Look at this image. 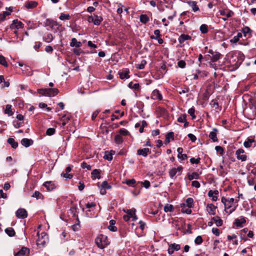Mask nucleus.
<instances>
[{
	"label": "nucleus",
	"mask_w": 256,
	"mask_h": 256,
	"mask_svg": "<svg viewBox=\"0 0 256 256\" xmlns=\"http://www.w3.org/2000/svg\"><path fill=\"white\" fill-rule=\"evenodd\" d=\"M37 236L38 239L36 241V244L40 248H44L48 242V236L46 233L42 232L40 234L38 232Z\"/></svg>",
	"instance_id": "obj_1"
},
{
	"label": "nucleus",
	"mask_w": 256,
	"mask_h": 256,
	"mask_svg": "<svg viewBox=\"0 0 256 256\" xmlns=\"http://www.w3.org/2000/svg\"><path fill=\"white\" fill-rule=\"evenodd\" d=\"M106 237L102 235L96 238V243L98 246L100 248H104L108 245V242L105 240Z\"/></svg>",
	"instance_id": "obj_2"
},
{
	"label": "nucleus",
	"mask_w": 256,
	"mask_h": 256,
	"mask_svg": "<svg viewBox=\"0 0 256 256\" xmlns=\"http://www.w3.org/2000/svg\"><path fill=\"white\" fill-rule=\"evenodd\" d=\"M228 199L222 197V202L224 204L225 210L226 212H228L229 214L232 213L235 210L236 208V206H234V208H232V206L230 204H228Z\"/></svg>",
	"instance_id": "obj_3"
},
{
	"label": "nucleus",
	"mask_w": 256,
	"mask_h": 256,
	"mask_svg": "<svg viewBox=\"0 0 256 256\" xmlns=\"http://www.w3.org/2000/svg\"><path fill=\"white\" fill-rule=\"evenodd\" d=\"M244 150L242 148H239L236 152V158L242 162H244L246 160L247 156L244 154Z\"/></svg>",
	"instance_id": "obj_4"
},
{
	"label": "nucleus",
	"mask_w": 256,
	"mask_h": 256,
	"mask_svg": "<svg viewBox=\"0 0 256 256\" xmlns=\"http://www.w3.org/2000/svg\"><path fill=\"white\" fill-rule=\"evenodd\" d=\"M24 26V24L20 21L18 20H14L10 27V29L13 30L23 28Z\"/></svg>",
	"instance_id": "obj_5"
},
{
	"label": "nucleus",
	"mask_w": 256,
	"mask_h": 256,
	"mask_svg": "<svg viewBox=\"0 0 256 256\" xmlns=\"http://www.w3.org/2000/svg\"><path fill=\"white\" fill-rule=\"evenodd\" d=\"M182 166H179L177 168H174L170 169L169 171V176L170 178H173L177 172H179L178 174H180L182 172Z\"/></svg>",
	"instance_id": "obj_6"
},
{
	"label": "nucleus",
	"mask_w": 256,
	"mask_h": 256,
	"mask_svg": "<svg viewBox=\"0 0 256 256\" xmlns=\"http://www.w3.org/2000/svg\"><path fill=\"white\" fill-rule=\"evenodd\" d=\"M16 216L18 218H24L28 216L26 210L24 208H19L16 212Z\"/></svg>",
	"instance_id": "obj_7"
},
{
	"label": "nucleus",
	"mask_w": 256,
	"mask_h": 256,
	"mask_svg": "<svg viewBox=\"0 0 256 256\" xmlns=\"http://www.w3.org/2000/svg\"><path fill=\"white\" fill-rule=\"evenodd\" d=\"M180 244H176L175 243L171 244L169 246V248H168V252L170 254H172L174 253V251H178L180 250Z\"/></svg>",
	"instance_id": "obj_8"
},
{
	"label": "nucleus",
	"mask_w": 256,
	"mask_h": 256,
	"mask_svg": "<svg viewBox=\"0 0 256 256\" xmlns=\"http://www.w3.org/2000/svg\"><path fill=\"white\" fill-rule=\"evenodd\" d=\"M217 207L212 204H208L206 207V210L210 215L216 214Z\"/></svg>",
	"instance_id": "obj_9"
},
{
	"label": "nucleus",
	"mask_w": 256,
	"mask_h": 256,
	"mask_svg": "<svg viewBox=\"0 0 256 256\" xmlns=\"http://www.w3.org/2000/svg\"><path fill=\"white\" fill-rule=\"evenodd\" d=\"M253 144L256 145V140L254 138H248L244 142V146L246 148H250L252 146Z\"/></svg>",
	"instance_id": "obj_10"
},
{
	"label": "nucleus",
	"mask_w": 256,
	"mask_h": 256,
	"mask_svg": "<svg viewBox=\"0 0 256 256\" xmlns=\"http://www.w3.org/2000/svg\"><path fill=\"white\" fill-rule=\"evenodd\" d=\"M28 254L29 250L26 247H23L14 254V256H28Z\"/></svg>",
	"instance_id": "obj_11"
},
{
	"label": "nucleus",
	"mask_w": 256,
	"mask_h": 256,
	"mask_svg": "<svg viewBox=\"0 0 256 256\" xmlns=\"http://www.w3.org/2000/svg\"><path fill=\"white\" fill-rule=\"evenodd\" d=\"M246 222L245 218L241 216L240 218H237L235 220L234 224L238 227H242L243 224Z\"/></svg>",
	"instance_id": "obj_12"
},
{
	"label": "nucleus",
	"mask_w": 256,
	"mask_h": 256,
	"mask_svg": "<svg viewBox=\"0 0 256 256\" xmlns=\"http://www.w3.org/2000/svg\"><path fill=\"white\" fill-rule=\"evenodd\" d=\"M150 152V150L148 148H144L142 149H138L137 150V154L142 156L146 157L148 154Z\"/></svg>",
	"instance_id": "obj_13"
},
{
	"label": "nucleus",
	"mask_w": 256,
	"mask_h": 256,
	"mask_svg": "<svg viewBox=\"0 0 256 256\" xmlns=\"http://www.w3.org/2000/svg\"><path fill=\"white\" fill-rule=\"evenodd\" d=\"M48 94L47 96H54L58 93L59 91L58 89L56 88H47Z\"/></svg>",
	"instance_id": "obj_14"
},
{
	"label": "nucleus",
	"mask_w": 256,
	"mask_h": 256,
	"mask_svg": "<svg viewBox=\"0 0 256 256\" xmlns=\"http://www.w3.org/2000/svg\"><path fill=\"white\" fill-rule=\"evenodd\" d=\"M217 132L218 130L216 128H214L212 131L209 134V138L212 140V142H216L218 141L217 138Z\"/></svg>",
	"instance_id": "obj_15"
},
{
	"label": "nucleus",
	"mask_w": 256,
	"mask_h": 256,
	"mask_svg": "<svg viewBox=\"0 0 256 256\" xmlns=\"http://www.w3.org/2000/svg\"><path fill=\"white\" fill-rule=\"evenodd\" d=\"M100 172L101 170L98 169L94 170L92 173V180H96V178L100 179Z\"/></svg>",
	"instance_id": "obj_16"
},
{
	"label": "nucleus",
	"mask_w": 256,
	"mask_h": 256,
	"mask_svg": "<svg viewBox=\"0 0 256 256\" xmlns=\"http://www.w3.org/2000/svg\"><path fill=\"white\" fill-rule=\"evenodd\" d=\"M38 6V2L36 1H28L26 2L25 7L28 9L34 8Z\"/></svg>",
	"instance_id": "obj_17"
},
{
	"label": "nucleus",
	"mask_w": 256,
	"mask_h": 256,
	"mask_svg": "<svg viewBox=\"0 0 256 256\" xmlns=\"http://www.w3.org/2000/svg\"><path fill=\"white\" fill-rule=\"evenodd\" d=\"M191 39L192 37L190 36L185 34H182L179 36L178 38V41L180 44H182L186 40H190Z\"/></svg>",
	"instance_id": "obj_18"
},
{
	"label": "nucleus",
	"mask_w": 256,
	"mask_h": 256,
	"mask_svg": "<svg viewBox=\"0 0 256 256\" xmlns=\"http://www.w3.org/2000/svg\"><path fill=\"white\" fill-rule=\"evenodd\" d=\"M127 213L126 215H128L130 216V218H131L132 219V220H136L137 219L136 216V210L133 209H129L127 210L126 212Z\"/></svg>",
	"instance_id": "obj_19"
},
{
	"label": "nucleus",
	"mask_w": 256,
	"mask_h": 256,
	"mask_svg": "<svg viewBox=\"0 0 256 256\" xmlns=\"http://www.w3.org/2000/svg\"><path fill=\"white\" fill-rule=\"evenodd\" d=\"M21 144L26 147H28L33 144V141L31 139L24 138L22 139Z\"/></svg>",
	"instance_id": "obj_20"
},
{
	"label": "nucleus",
	"mask_w": 256,
	"mask_h": 256,
	"mask_svg": "<svg viewBox=\"0 0 256 256\" xmlns=\"http://www.w3.org/2000/svg\"><path fill=\"white\" fill-rule=\"evenodd\" d=\"M44 186L48 191L53 190L55 188V186L52 182H46L44 184Z\"/></svg>",
	"instance_id": "obj_21"
},
{
	"label": "nucleus",
	"mask_w": 256,
	"mask_h": 256,
	"mask_svg": "<svg viewBox=\"0 0 256 256\" xmlns=\"http://www.w3.org/2000/svg\"><path fill=\"white\" fill-rule=\"evenodd\" d=\"M188 4L189 5V6L192 8V10L194 12H197L199 10L198 6L197 5V4L196 2L190 1L188 2Z\"/></svg>",
	"instance_id": "obj_22"
},
{
	"label": "nucleus",
	"mask_w": 256,
	"mask_h": 256,
	"mask_svg": "<svg viewBox=\"0 0 256 256\" xmlns=\"http://www.w3.org/2000/svg\"><path fill=\"white\" fill-rule=\"evenodd\" d=\"M70 46L72 47L80 48L82 46L80 42L77 41L76 38H72L70 42Z\"/></svg>",
	"instance_id": "obj_23"
},
{
	"label": "nucleus",
	"mask_w": 256,
	"mask_h": 256,
	"mask_svg": "<svg viewBox=\"0 0 256 256\" xmlns=\"http://www.w3.org/2000/svg\"><path fill=\"white\" fill-rule=\"evenodd\" d=\"M212 220L214 222L217 226H220L223 224L222 220L218 216L213 217Z\"/></svg>",
	"instance_id": "obj_24"
},
{
	"label": "nucleus",
	"mask_w": 256,
	"mask_h": 256,
	"mask_svg": "<svg viewBox=\"0 0 256 256\" xmlns=\"http://www.w3.org/2000/svg\"><path fill=\"white\" fill-rule=\"evenodd\" d=\"M129 72H130V71L128 70H126L122 72H119L118 74L120 76V78L121 79L129 78H130V76L128 75Z\"/></svg>",
	"instance_id": "obj_25"
},
{
	"label": "nucleus",
	"mask_w": 256,
	"mask_h": 256,
	"mask_svg": "<svg viewBox=\"0 0 256 256\" xmlns=\"http://www.w3.org/2000/svg\"><path fill=\"white\" fill-rule=\"evenodd\" d=\"M94 24L96 26H99L103 20L102 17L98 16L96 14H94Z\"/></svg>",
	"instance_id": "obj_26"
},
{
	"label": "nucleus",
	"mask_w": 256,
	"mask_h": 256,
	"mask_svg": "<svg viewBox=\"0 0 256 256\" xmlns=\"http://www.w3.org/2000/svg\"><path fill=\"white\" fill-rule=\"evenodd\" d=\"M242 37V34L241 32H238L237 35L234 36L232 39L230 40L231 43L236 44Z\"/></svg>",
	"instance_id": "obj_27"
},
{
	"label": "nucleus",
	"mask_w": 256,
	"mask_h": 256,
	"mask_svg": "<svg viewBox=\"0 0 256 256\" xmlns=\"http://www.w3.org/2000/svg\"><path fill=\"white\" fill-rule=\"evenodd\" d=\"M188 178L190 180H192L194 179H198L199 178V174L196 172H194L192 174H188Z\"/></svg>",
	"instance_id": "obj_28"
},
{
	"label": "nucleus",
	"mask_w": 256,
	"mask_h": 256,
	"mask_svg": "<svg viewBox=\"0 0 256 256\" xmlns=\"http://www.w3.org/2000/svg\"><path fill=\"white\" fill-rule=\"evenodd\" d=\"M140 20L141 22L146 24L149 21V18L146 14H142L140 16Z\"/></svg>",
	"instance_id": "obj_29"
},
{
	"label": "nucleus",
	"mask_w": 256,
	"mask_h": 256,
	"mask_svg": "<svg viewBox=\"0 0 256 256\" xmlns=\"http://www.w3.org/2000/svg\"><path fill=\"white\" fill-rule=\"evenodd\" d=\"M8 142L14 148H16L18 146V143L15 142L14 140L12 138H9L8 140Z\"/></svg>",
	"instance_id": "obj_30"
},
{
	"label": "nucleus",
	"mask_w": 256,
	"mask_h": 256,
	"mask_svg": "<svg viewBox=\"0 0 256 256\" xmlns=\"http://www.w3.org/2000/svg\"><path fill=\"white\" fill-rule=\"evenodd\" d=\"M152 96L154 97V98H156L159 100H162V95L158 90H154L152 92Z\"/></svg>",
	"instance_id": "obj_31"
},
{
	"label": "nucleus",
	"mask_w": 256,
	"mask_h": 256,
	"mask_svg": "<svg viewBox=\"0 0 256 256\" xmlns=\"http://www.w3.org/2000/svg\"><path fill=\"white\" fill-rule=\"evenodd\" d=\"M6 233L10 236H14L16 232L12 228H6L5 230Z\"/></svg>",
	"instance_id": "obj_32"
},
{
	"label": "nucleus",
	"mask_w": 256,
	"mask_h": 256,
	"mask_svg": "<svg viewBox=\"0 0 256 256\" xmlns=\"http://www.w3.org/2000/svg\"><path fill=\"white\" fill-rule=\"evenodd\" d=\"M4 112H5V114H8V116H11L13 114L14 112H12L11 105L7 104L6 106Z\"/></svg>",
	"instance_id": "obj_33"
},
{
	"label": "nucleus",
	"mask_w": 256,
	"mask_h": 256,
	"mask_svg": "<svg viewBox=\"0 0 256 256\" xmlns=\"http://www.w3.org/2000/svg\"><path fill=\"white\" fill-rule=\"evenodd\" d=\"M186 206L188 208L194 206V200L192 198H188L186 200Z\"/></svg>",
	"instance_id": "obj_34"
},
{
	"label": "nucleus",
	"mask_w": 256,
	"mask_h": 256,
	"mask_svg": "<svg viewBox=\"0 0 256 256\" xmlns=\"http://www.w3.org/2000/svg\"><path fill=\"white\" fill-rule=\"evenodd\" d=\"M114 142L116 144H121L123 142V139L120 134H117L115 136Z\"/></svg>",
	"instance_id": "obj_35"
},
{
	"label": "nucleus",
	"mask_w": 256,
	"mask_h": 256,
	"mask_svg": "<svg viewBox=\"0 0 256 256\" xmlns=\"http://www.w3.org/2000/svg\"><path fill=\"white\" fill-rule=\"evenodd\" d=\"M59 18L62 20H69L70 18V16L69 14L62 13Z\"/></svg>",
	"instance_id": "obj_36"
},
{
	"label": "nucleus",
	"mask_w": 256,
	"mask_h": 256,
	"mask_svg": "<svg viewBox=\"0 0 256 256\" xmlns=\"http://www.w3.org/2000/svg\"><path fill=\"white\" fill-rule=\"evenodd\" d=\"M44 40L46 42H50L53 40V36L52 34H48L44 38Z\"/></svg>",
	"instance_id": "obj_37"
},
{
	"label": "nucleus",
	"mask_w": 256,
	"mask_h": 256,
	"mask_svg": "<svg viewBox=\"0 0 256 256\" xmlns=\"http://www.w3.org/2000/svg\"><path fill=\"white\" fill-rule=\"evenodd\" d=\"M0 64L5 67L8 66V64L6 60V58L2 55H0Z\"/></svg>",
	"instance_id": "obj_38"
},
{
	"label": "nucleus",
	"mask_w": 256,
	"mask_h": 256,
	"mask_svg": "<svg viewBox=\"0 0 256 256\" xmlns=\"http://www.w3.org/2000/svg\"><path fill=\"white\" fill-rule=\"evenodd\" d=\"M32 196L36 198L37 200L43 198L42 194L41 193H40L38 191H35L34 194Z\"/></svg>",
	"instance_id": "obj_39"
},
{
	"label": "nucleus",
	"mask_w": 256,
	"mask_h": 256,
	"mask_svg": "<svg viewBox=\"0 0 256 256\" xmlns=\"http://www.w3.org/2000/svg\"><path fill=\"white\" fill-rule=\"evenodd\" d=\"M174 210V206L172 204H166L164 207V211L166 212H170Z\"/></svg>",
	"instance_id": "obj_40"
},
{
	"label": "nucleus",
	"mask_w": 256,
	"mask_h": 256,
	"mask_svg": "<svg viewBox=\"0 0 256 256\" xmlns=\"http://www.w3.org/2000/svg\"><path fill=\"white\" fill-rule=\"evenodd\" d=\"M146 64V61L145 60H142L140 64L136 65V68L140 70L144 68L145 65Z\"/></svg>",
	"instance_id": "obj_41"
},
{
	"label": "nucleus",
	"mask_w": 256,
	"mask_h": 256,
	"mask_svg": "<svg viewBox=\"0 0 256 256\" xmlns=\"http://www.w3.org/2000/svg\"><path fill=\"white\" fill-rule=\"evenodd\" d=\"M140 85L138 83L133 84L132 82H130L128 84V87L130 88L134 89V90H138L139 88Z\"/></svg>",
	"instance_id": "obj_42"
},
{
	"label": "nucleus",
	"mask_w": 256,
	"mask_h": 256,
	"mask_svg": "<svg viewBox=\"0 0 256 256\" xmlns=\"http://www.w3.org/2000/svg\"><path fill=\"white\" fill-rule=\"evenodd\" d=\"M186 114H182L181 116H180L179 118H178V122L182 123L184 122L186 120Z\"/></svg>",
	"instance_id": "obj_43"
},
{
	"label": "nucleus",
	"mask_w": 256,
	"mask_h": 256,
	"mask_svg": "<svg viewBox=\"0 0 256 256\" xmlns=\"http://www.w3.org/2000/svg\"><path fill=\"white\" fill-rule=\"evenodd\" d=\"M38 92L40 94H42V96H46L48 94V90L47 88H40L38 90Z\"/></svg>",
	"instance_id": "obj_44"
},
{
	"label": "nucleus",
	"mask_w": 256,
	"mask_h": 256,
	"mask_svg": "<svg viewBox=\"0 0 256 256\" xmlns=\"http://www.w3.org/2000/svg\"><path fill=\"white\" fill-rule=\"evenodd\" d=\"M200 30L202 34H206L208 32V26L206 24H202L200 26Z\"/></svg>",
	"instance_id": "obj_45"
},
{
	"label": "nucleus",
	"mask_w": 256,
	"mask_h": 256,
	"mask_svg": "<svg viewBox=\"0 0 256 256\" xmlns=\"http://www.w3.org/2000/svg\"><path fill=\"white\" fill-rule=\"evenodd\" d=\"M210 104L212 108H214L215 110H220V109L219 108L218 102L214 100H212L210 102Z\"/></svg>",
	"instance_id": "obj_46"
},
{
	"label": "nucleus",
	"mask_w": 256,
	"mask_h": 256,
	"mask_svg": "<svg viewBox=\"0 0 256 256\" xmlns=\"http://www.w3.org/2000/svg\"><path fill=\"white\" fill-rule=\"evenodd\" d=\"M101 187L106 189H110L112 188L111 186L108 184L107 181L103 182L101 184Z\"/></svg>",
	"instance_id": "obj_47"
},
{
	"label": "nucleus",
	"mask_w": 256,
	"mask_h": 256,
	"mask_svg": "<svg viewBox=\"0 0 256 256\" xmlns=\"http://www.w3.org/2000/svg\"><path fill=\"white\" fill-rule=\"evenodd\" d=\"M68 172H63L61 174V176L63 178H72V174H68Z\"/></svg>",
	"instance_id": "obj_48"
},
{
	"label": "nucleus",
	"mask_w": 256,
	"mask_h": 256,
	"mask_svg": "<svg viewBox=\"0 0 256 256\" xmlns=\"http://www.w3.org/2000/svg\"><path fill=\"white\" fill-rule=\"evenodd\" d=\"M220 54H214L211 58V60L212 62H216L220 59Z\"/></svg>",
	"instance_id": "obj_49"
},
{
	"label": "nucleus",
	"mask_w": 256,
	"mask_h": 256,
	"mask_svg": "<svg viewBox=\"0 0 256 256\" xmlns=\"http://www.w3.org/2000/svg\"><path fill=\"white\" fill-rule=\"evenodd\" d=\"M202 238L201 236H198L194 240V242L196 244H200L202 242Z\"/></svg>",
	"instance_id": "obj_50"
},
{
	"label": "nucleus",
	"mask_w": 256,
	"mask_h": 256,
	"mask_svg": "<svg viewBox=\"0 0 256 256\" xmlns=\"http://www.w3.org/2000/svg\"><path fill=\"white\" fill-rule=\"evenodd\" d=\"M194 112H195V110L194 108H190L188 110V114L190 116H192V119H194L196 118V116L194 115Z\"/></svg>",
	"instance_id": "obj_51"
},
{
	"label": "nucleus",
	"mask_w": 256,
	"mask_h": 256,
	"mask_svg": "<svg viewBox=\"0 0 256 256\" xmlns=\"http://www.w3.org/2000/svg\"><path fill=\"white\" fill-rule=\"evenodd\" d=\"M242 31L243 32V33H244V36H246V34L251 32L250 29L248 27V26L244 27L242 28Z\"/></svg>",
	"instance_id": "obj_52"
},
{
	"label": "nucleus",
	"mask_w": 256,
	"mask_h": 256,
	"mask_svg": "<svg viewBox=\"0 0 256 256\" xmlns=\"http://www.w3.org/2000/svg\"><path fill=\"white\" fill-rule=\"evenodd\" d=\"M81 166L83 168H86L88 170H90L92 168V166L90 164H88L86 162H84L81 164Z\"/></svg>",
	"instance_id": "obj_53"
},
{
	"label": "nucleus",
	"mask_w": 256,
	"mask_h": 256,
	"mask_svg": "<svg viewBox=\"0 0 256 256\" xmlns=\"http://www.w3.org/2000/svg\"><path fill=\"white\" fill-rule=\"evenodd\" d=\"M218 194V192L217 190H215L214 191H213L212 190H210L208 191V196L209 197H212V196H214V194L217 195Z\"/></svg>",
	"instance_id": "obj_54"
},
{
	"label": "nucleus",
	"mask_w": 256,
	"mask_h": 256,
	"mask_svg": "<svg viewBox=\"0 0 256 256\" xmlns=\"http://www.w3.org/2000/svg\"><path fill=\"white\" fill-rule=\"evenodd\" d=\"M215 150L217 152L219 153L220 154H222L224 152V149L220 146H216L215 147Z\"/></svg>",
	"instance_id": "obj_55"
},
{
	"label": "nucleus",
	"mask_w": 256,
	"mask_h": 256,
	"mask_svg": "<svg viewBox=\"0 0 256 256\" xmlns=\"http://www.w3.org/2000/svg\"><path fill=\"white\" fill-rule=\"evenodd\" d=\"M55 129L54 128H48L46 130V134L48 136H52L55 132Z\"/></svg>",
	"instance_id": "obj_56"
},
{
	"label": "nucleus",
	"mask_w": 256,
	"mask_h": 256,
	"mask_svg": "<svg viewBox=\"0 0 256 256\" xmlns=\"http://www.w3.org/2000/svg\"><path fill=\"white\" fill-rule=\"evenodd\" d=\"M200 158H192L190 159V162L192 164H198L200 162Z\"/></svg>",
	"instance_id": "obj_57"
},
{
	"label": "nucleus",
	"mask_w": 256,
	"mask_h": 256,
	"mask_svg": "<svg viewBox=\"0 0 256 256\" xmlns=\"http://www.w3.org/2000/svg\"><path fill=\"white\" fill-rule=\"evenodd\" d=\"M190 208H186V207L184 206L183 208H182V212H185L187 214H190L192 213V210Z\"/></svg>",
	"instance_id": "obj_58"
},
{
	"label": "nucleus",
	"mask_w": 256,
	"mask_h": 256,
	"mask_svg": "<svg viewBox=\"0 0 256 256\" xmlns=\"http://www.w3.org/2000/svg\"><path fill=\"white\" fill-rule=\"evenodd\" d=\"M119 132L120 135L122 136H127L130 134V132L125 129H120L119 130Z\"/></svg>",
	"instance_id": "obj_59"
},
{
	"label": "nucleus",
	"mask_w": 256,
	"mask_h": 256,
	"mask_svg": "<svg viewBox=\"0 0 256 256\" xmlns=\"http://www.w3.org/2000/svg\"><path fill=\"white\" fill-rule=\"evenodd\" d=\"M192 186L196 188H199L200 186V184L198 181L194 180L192 182Z\"/></svg>",
	"instance_id": "obj_60"
},
{
	"label": "nucleus",
	"mask_w": 256,
	"mask_h": 256,
	"mask_svg": "<svg viewBox=\"0 0 256 256\" xmlns=\"http://www.w3.org/2000/svg\"><path fill=\"white\" fill-rule=\"evenodd\" d=\"M166 139L171 138L172 140H174V132H168L166 135Z\"/></svg>",
	"instance_id": "obj_61"
},
{
	"label": "nucleus",
	"mask_w": 256,
	"mask_h": 256,
	"mask_svg": "<svg viewBox=\"0 0 256 256\" xmlns=\"http://www.w3.org/2000/svg\"><path fill=\"white\" fill-rule=\"evenodd\" d=\"M178 66L180 68H184L186 66V62L184 60H180L178 63Z\"/></svg>",
	"instance_id": "obj_62"
},
{
	"label": "nucleus",
	"mask_w": 256,
	"mask_h": 256,
	"mask_svg": "<svg viewBox=\"0 0 256 256\" xmlns=\"http://www.w3.org/2000/svg\"><path fill=\"white\" fill-rule=\"evenodd\" d=\"M136 181L134 179L128 180L126 181V184L128 186H132L136 183Z\"/></svg>",
	"instance_id": "obj_63"
},
{
	"label": "nucleus",
	"mask_w": 256,
	"mask_h": 256,
	"mask_svg": "<svg viewBox=\"0 0 256 256\" xmlns=\"http://www.w3.org/2000/svg\"><path fill=\"white\" fill-rule=\"evenodd\" d=\"M212 232L216 235V236H218L220 235V230L217 228H212Z\"/></svg>",
	"instance_id": "obj_64"
}]
</instances>
